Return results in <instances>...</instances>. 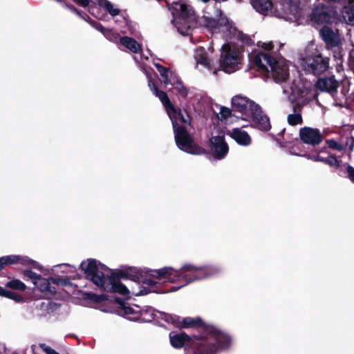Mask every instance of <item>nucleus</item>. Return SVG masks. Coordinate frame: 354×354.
Returning <instances> with one entry per match:
<instances>
[{
	"mask_svg": "<svg viewBox=\"0 0 354 354\" xmlns=\"http://www.w3.org/2000/svg\"><path fill=\"white\" fill-rule=\"evenodd\" d=\"M220 270V268L216 266H198L191 263L185 264L178 270L166 266L160 269L147 270L146 273L151 279H145L143 283L149 286H153L164 285L166 283L183 282L180 286H174L167 291L173 292L195 281L214 276Z\"/></svg>",
	"mask_w": 354,
	"mask_h": 354,
	"instance_id": "1",
	"label": "nucleus"
},
{
	"mask_svg": "<svg viewBox=\"0 0 354 354\" xmlns=\"http://www.w3.org/2000/svg\"><path fill=\"white\" fill-rule=\"evenodd\" d=\"M171 345L175 348L185 346L191 348L194 354H215L230 348L232 337L214 326H207L203 334L189 337L184 333L169 334Z\"/></svg>",
	"mask_w": 354,
	"mask_h": 354,
	"instance_id": "2",
	"label": "nucleus"
},
{
	"mask_svg": "<svg viewBox=\"0 0 354 354\" xmlns=\"http://www.w3.org/2000/svg\"><path fill=\"white\" fill-rule=\"evenodd\" d=\"M141 68L147 77L148 86L150 90L160 99L166 109L167 115L172 123L174 138L178 147L180 150L193 155L203 153V149L194 142L186 129V127L190 125L189 120L184 116L181 111L175 109L167 93L159 91L156 86L151 77V68L146 66L145 64H141Z\"/></svg>",
	"mask_w": 354,
	"mask_h": 354,
	"instance_id": "3",
	"label": "nucleus"
},
{
	"mask_svg": "<svg viewBox=\"0 0 354 354\" xmlns=\"http://www.w3.org/2000/svg\"><path fill=\"white\" fill-rule=\"evenodd\" d=\"M80 267L86 277L104 290L117 292L124 296L131 293L128 288L120 282L115 274L111 273L107 267L95 259H87L82 262Z\"/></svg>",
	"mask_w": 354,
	"mask_h": 354,
	"instance_id": "4",
	"label": "nucleus"
},
{
	"mask_svg": "<svg viewBox=\"0 0 354 354\" xmlns=\"http://www.w3.org/2000/svg\"><path fill=\"white\" fill-rule=\"evenodd\" d=\"M232 105L234 111L241 113L242 120L250 122L252 127L263 131L270 130L269 118L254 101L243 95H236L232 99Z\"/></svg>",
	"mask_w": 354,
	"mask_h": 354,
	"instance_id": "5",
	"label": "nucleus"
},
{
	"mask_svg": "<svg viewBox=\"0 0 354 354\" xmlns=\"http://www.w3.org/2000/svg\"><path fill=\"white\" fill-rule=\"evenodd\" d=\"M198 24L212 35H221L223 39L227 40L234 38L247 44L250 41L247 36L239 31L220 10H216L215 17L203 16L198 18Z\"/></svg>",
	"mask_w": 354,
	"mask_h": 354,
	"instance_id": "6",
	"label": "nucleus"
},
{
	"mask_svg": "<svg viewBox=\"0 0 354 354\" xmlns=\"http://www.w3.org/2000/svg\"><path fill=\"white\" fill-rule=\"evenodd\" d=\"M169 9L174 17L171 22L178 31L183 35H189L195 23L192 8L183 1H178L173 3Z\"/></svg>",
	"mask_w": 354,
	"mask_h": 354,
	"instance_id": "7",
	"label": "nucleus"
},
{
	"mask_svg": "<svg viewBox=\"0 0 354 354\" xmlns=\"http://www.w3.org/2000/svg\"><path fill=\"white\" fill-rule=\"evenodd\" d=\"M242 52L239 48L230 44L222 46L220 57V68L226 73H232L241 68Z\"/></svg>",
	"mask_w": 354,
	"mask_h": 354,
	"instance_id": "8",
	"label": "nucleus"
},
{
	"mask_svg": "<svg viewBox=\"0 0 354 354\" xmlns=\"http://www.w3.org/2000/svg\"><path fill=\"white\" fill-rule=\"evenodd\" d=\"M252 8L263 16L276 17L281 19H292L296 12L294 6H288L289 11L280 10L282 4L273 3L271 0H251Z\"/></svg>",
	"mask_w": 354,
	"mask_h": 354,
	"instance_id": "9",
	"label": "nucleus"
},
{
	"mask_svg": "<svg viewBox=\"0 0 354 354\" xmlns=\"http://www.w3.org/2000/svg\"><path fill=\"white\" fill-rule=\"evenodd\" d=\"M299 66L306 73L319 75L328 68V59L324 57L318 52L312 53L300 59Z\"/></svg>",
	"mask_w": 354,
	"mask_h": 354,
	"instance_id": "10",
	"label": "nucleus"
},
{
	"mask_svg": "<svg viewBox=\"0 0 354 354\" xmlns=\"http://www.w3.org/2000/svg\"><path fill=\"white\" fill-rule=\"evenodd\" d=\"M115 300L120 304L118 310V314L131 321H146L147 318L145 317L147 315H149L151 318L158 317V314L162 315V313L156 312L153 309L140 310L138 306L131 307L120 303L119 299Z\"/></svg>",
	"mask_w": 354,
	"mask_h": 354,
	"instance_id": "11",
	"label": "nucleus"
},
{
	"mask_svg": "<svg viewBox=\"0 0 354 354\" xmlns=\"http://www.w3.org/2000/svg\"><path fill=\"white\" fill-rule=\"evenodd\" d=\"M249 59L250 63L263 73H269L272 63L276 60L269 53L258 51L256 49L252 50L249 54Z\"/></svg>",
	"mask_w": 354,
	"mask_h": 354,
	"instance_id": "12",
	"label": "nucleus"
},
{
	"mask_svg": "<svg viewBox=\"0 0 354 354\" xmlns=\"http://www.w3.org/2000/svg\"><path fill=\"white\" fill-rule=\"evenodd\" d=\"M162 319L167 323L171 324L178 328H195L203 325L202 319L198 317H181L176 315L162 313Z\"/></svg>",
	"mask_w": 354,
	"mask_h": 354,
	"instance_id": "13",
	"label": "nucleus"
},
{
	"mask_svg": "<svg viewBox=\"0 0 354 354\" xmlns=\"http://www.w3.org/2000/svg\"><path fill=\"white\" fill-rule=\"evenodd\" d=\"M269 71L277 83L285 82L289 77L288 64L284 59L275 60Z\"/></svg>",
	"mask_w": 354,
	"mask_h": 354,
	"instance_id": "14",
	"label": "nucleus"
},
{
	"mask_svg": "<svg viewBox=\"0 0 354 354\" xmlns=\"http://www.w3.org/2000/svg\"><path fill=\"white\" fill-rule=\"evenodd\" d=\"M210 149L216 160L223 159L229 151V147L223 136H213L210 139Z\"/></svg>",
	"mask_w": 354,
	"mask_h": 354,
	"instance_id": "15",
	"label": "nucleus"
},
{
	"mask_svg": "<svg viewBox=\"0 0 354 354\" xmlns=\"http://www.w3.org/2000/svg\"><path fill=\"white\" fill-rule=\"evenodd\" d=\"M194 59L196 64L201 65L205 68L213 71L214 75L217 73L216 68V60L203 47H197L194 52Z\"/></svg>",
	"mask_w": 354,
	"mask_h": 354,
	"instance_id": "16",
	"label": "nucleus"
},
{
	"mask_svg": "<svg viewBox=\"0 0 354 354\" xmlns=\"http://www.w3.org/2000/svg\"><path fill=\"white\" fill-rule=\"evenodd\" d=\"M4 267L6 266H10L13 264H21L23 266H30L33 268L40 270L41 266L36 261L30 259L26 256L20 255H8L2 257Z\"/></svg>",
	"mask_w": 354,
	"mask_h": 354,
	"instance_id": "17",
	"label": "nucleus"
},
{
	"mask_svg": "<svg viewBox=\"0 0 354 354\" xmlns=\"http://www.w3.org/2000/svg\"><path fill=\"white\" fill-rule=\"evenodd\" d=\"M299 137L304 143L312 145H319L322 140L319 130L311 127L301 128L299 131Z\"/></svg>",
	"mask_w": 354,
	"mask_h": 354,
	"instance_id": "18",
	"label": "nucleus"
},
{
	"mask_svg": "<svg viewBox=\"0 0 354 354\" xmlns=\"http://www.w3.org/2000/svg\"><path fill=\"white\" fill-rule=\"evenodd\" d=\"M334 13L324 6H317L312 12V21L317 24H328L332 21Z\"/></svg>",
	"mask_w": 354,
	"mask_h": 354,
	"instance_id": "19",
	"label": "nucleus"
},
{
	"mask_svg": "<svg viewBox=\"0 0 354 354\" xmlns=\"http://www.w3.org/2000/svg\"><path fill=\"white\" fill-rule=\"evenodd\" d=\"M322 39L329 47L337 46L340 43V37L337 32L328 26H324L319 31Z\"/></svg>",
	"mask_w": 354,
	"mask_h": 354,
	"instance_id": "20",
	"label": "nucleus"
},
{
	"mask_svg": "<svg viewBox=\"0 0 354 354\" xmlns=\"http://www.w3.org/2000/svg\"><path fill=\"white\" fill-rule=\"evenodd\" d=\"M154 66L158 69L165 84L174 86L180 80L178 75L174 72L163 67L159 63L154 64Z\"/></svg>",
	"mask_w": 354,
	"mask_h": 354,
	"instance_id": "21",
	"label": "nucleus"
},
{
	"mask_svg": "<svg viewBox=\"0 0 354 354\" xmlns=\"http://www.w3.org/2000/svg\"><path fill=\"white\" fill-rule=\"evenodd\" d=\"M228 134L239 145L248 146L251 144V138L249 134L239 128H234Z\"/></svg>",
	"mask_w": 354,
	"mask_h": 354,
	"instance_id": "22",
	"label": "nucleus"
},
{
	"mask_svg": "<svg viewBox=\"0 0 354 354\" xmlns=\"http://www.w3.org/2000/svg\"><path fill=\"white\" fill-rule=\"evenodd\" d=\"M50 282L53 283H59L62 280L59 279L50 278L48 279L41 277L38 281L35 282V287L43 292L53 294L55 292V288L50 286Z\"/></svg>",
	"mask_w": 354,
	"mask_h": 354,
	"instance_id": "23",
	"label": "nucleus"
},
{
	"mask_svg": "<svg viewBox=\"0 0 354 354\" xmlns=\"http://www.w3.org/2000/svg\"><path fill=\"white\" fill-rule=\"evenodd\" d=\"M338 84V82L333 77H326L319 79L316 83V87L322 91L333 93L337 90Z\"/></svg>",
	"mask_w": 354,
	"mask_h": 354,
	"instance_id": "24",
	"label": "nucleus"
},
{
	"mask_svg": "<svg viewBox=\"0 0 354 354\" xmlns=\"http://www.w3.org/2000/svg\"><path fill=\"white\" fill-rule=\"evenodd\" d=\"M283 93L286 95H288V97L290 102L295 106H301L305 103L306 100L304 99L303 96V93L300 91V90L290 87V93L289 95V91L285 88H283Z\"/></svg>",
	"mask_w": 354,
	"mask_h": 354,
	"instance_id": "25",
	"label": "nucleus"
},
{
	"mask_svg": "<svg viewBox=\"0 0 354 354\" xmlns=\"http://www.w3.org/2000/svg\"><path fill=\"white\" fill-rule=\"evenodd\" d=\"M120 43L133 53H138L141 50V45L134 39L129 37H121Z\"/></svg>",
	"mask_w": 354,
	"mask_h": 354,
	"instance_id": "26",
	"label": "nucleus"
},
{
	"mask_svg": "<svg viewBox=\"0 0 354 354\" xmlns=\"http://www.w3.org/2000/svg\"><path fill=\"white\" fill-rule=\"evenodd\" d=\"M97 4L112 17L117 16L120 14V9L118 6L108 0H95Z\"/></svg>",
	"mask_w": 354,
	"mask_h": 354,
	"instance_id": "27",
	"label": "nucleus"
},
{
	"mask_svg": "<svg viewBox=\"0 0 354 354\" xmlns=\"http://www.w3.org/2000/svg\"><path fill=\"white\" fill-rule=\"evenodd\" d=\"M74 2L82 7H88L89 12L91 15H94L97 19H103V15L98 12H95L94 5L97 3L95 0H74Z\"/></svg>",
	"mask_w": 354,
	"mask_h": 354,
	"instance_id": "28",
	"label": "nucleus"
},
{
	"mask_svg": "<svg viewBox=\"0 0 354 354\" xmlns=\"http://www.w3.org/2000/svg\"><path fill=\"white\" fill-rule=\"evenodd\" d=\"M275 3H280V4H282V8L281 9L280 7H279V10H284L285 12L286 11H289V9L288 8L287 6H294L296 8V12L294 15V17L292 19H284L286 21H295L297 19V18L299 17V7L297 4V3L292 1V0H279V1H277L275 2Z\"/></svg>",
	"mask_w": 354,
	"mask_h": 354,
	"instance_id": "29",
	"label": "nucleus"
},
{
	"mask_svg": "<svg viewBox=\"0 0 354 354\" xmlns=\"http://www.w3.org/2000/svg\"><path fill=\"white\" fill-rule=\"evenodd\" d=\"M342 17L348 24L354 26V5L344 6Z\"/></svg>",
	"mask_w": 354,
	"mask_h": 354,
	"instance_id": "30",
	"label": "nucleus"
},
{
	"mask_svg": "<svg viewBox=\"0 0 354 354\" xmlns=\"http://www.w3.org/2000/svg\"><path fill=\"white\" fill-rule=\"evenodd\" d=\"M218 118L226 123L234 122V116L232 114L231 109L225 106L220 108L219 113H218Z\"/></svg>",
	"mask_w": 354,
	"mask_h": 354,
	"instance_id": "31",
	"label": "nucleus"
},
{
	"mask_svg": "<svg viewBox=\"0 0 354 354\" xmlns=\"http://www.w3.org/2000/svg\"><path fill=\"white\" fill-rule=\"evenodd\" d=\"M0 295L3 296L5 297L13 299L17 302H21L23 301V298L19 295H17V293L12 292L10 290H8L4 288H2L0 286Z\"/></svg>",
	"mask_w": 354,
	"mask_h": 354,
	"instance_id": "32",
	"label": "nucleus"
},
{
	"mask_svg": "<svg viewBox=\"0 0 354 354\" xmlns=\"http://www.w3.org/2000/svg\"><path fill=\"white\" fill-rule=\"evenodd\" d=\"M6 286L8 288H12V289L21 290V291L24 290L26 288V286L25 285V283H24L22 281H21L19 279H13V280L8 281L6 283Z\"/></svg>",
	"mask_w": 354,
	"mask_h": 354,
	"instance_id": "33",
	"label": "nucleus"
},
{
	"mask_svg": "<svg viewBox=\"0 0 354 354\" xmlns=\"http://www.w3.org/2000/svg\"><path fill=\"white\" fill-rule=\"evenodd\" d=\"M288 122L290 125L294 126L300 124L302 122V117L299 113L289 114L287 117Z\"/></svg>",
	"mask_w": 354,
	"mask_h": 354,
	"instance_id": "34",
	"label": "nucleus"
},
{
	"mask_svg": "<svg viewBox=\"0 0 354 354\" xmlns=\"http://www.w3.org/2000/svg\"><path fill=\"white\" fill-rule=\"evenodd\" d=\"M104 36L112 42H120V37L117 32H113L112 30L106 29V30L104 33Z\"/></svg>",
	"mask_w": 354,
	"mask_h": 354,
	"instance_id": "35",
	"label": "nucleus"
},
{
	"mask_svg": "<svg viewBox=\"0 0 354 354\" xmlns=\"http://www.w3.org/2000/svg\"><path fill=\"white\" fill-rule=\"evenodd\" d=\"M326 143L328 146L333 149H335L339 151L344 149V145L341 143L336 142L335 140H327Z\"/></svg>",
	"mask_w": 354,
	"mask_h": 354,
	"instance_id": "36",
	"label": "nucleus"
},
{
	"mask_svg": "<svg viewBox=\"0 0 354 354\" xmlns=\"http://www.w3.org/2000/svg\"><path fill=\"white\" fill-rule=\"evenodd\" d=\"M173 86L183 97H185L187 95V89L183 86L180 80H179Z\"/></svg>",
	"mask_w": 354,
	"mask_h": 354,
	"instance_id": "37",
	"label": "nucleus"
},
{
	"mask_svg": "<svg viewBox=\"0 0 354 354\" xmlns=\"http://www.w3.org/2000/svg\"><path fill=\"white\" fill-rule=\"evenodd\" d=\"M24 275L32 279L34 285L35 284V282L38 281V280L41 277L39 274L29 270L24 271Z\"/></svg>",
	"mask_w": 354,
	"mask_h": 354,
	"instance_id": "38",
	"label": "nucleus"
},
{
	"mask_svg": "<svg viewBox=\"0 0 354 354\" xmlns=\"http://www.w3.org/2000/svg\"><path fill=\"white\" fill-rule=\"evenodd\" d=\"M325 163L335 167H338L339 166V161L336 157L330 154L327 155V158Z\"/></svg>",
	"mask_w": 354,
	"mask_h": 354,
	"instance_id": "39",
	"label": "nucleus"
},
{
	"mask_svg": "<svg viewBox=\"0 0 354 354\" xmlns=\"http://www.w3.org/2000/svg\"><path fill=\"white\" fill-rule=\"evenodd\" d=\"M39 347L46 354H59L55 350L45 344H39Z\"/></svg>",
	"mask_w": 354,
	"mask_h": 354,
	"instance_id": "40",
	"label": "nucleus"
},
{
	"mask_svg": "<svg viewBox=\"0 0 354 354\" xmlns=\"http://www.w3.org/2000/svg\"><path fill=\"white\" fill-rule=\"evenodd\" d=\"M257 46H258V47L262 48L264 50H270L273 48L272 41H268V42L259 41V42H258Z\"/></svg>",
	"mask_w": 354,
	"mask_h": 354,
	"instance_id": "41",
	"label": "nucleus"
},
{
	"mask_svg": "<svg viewBox=\"0 0 354 354\" xmlns=\"http://www.w3.org/2000/svg\"><path fill=\"white\" fill-rule=\"evenodd\" d=\"M88 23L97 30L102 32L103 35L106 30V28H104L102 24L94 21H89Z\"/></svg>",
	"mask_w": 354,
	"mask_h": 354,
	"instance_id": "42",
	"label": "nucleus"
},
{
	"mask_svg": "<svg viewBox=\"0 0 354 354\" xmlns=\"http://www.w3.org/2000/svg\"><path fill=\"white\" fill-rule=\"evenodd\" d=\"M349 66L351 68L354 72V47L350 51V57H349Z\"/></svg>",
	"mask_w": 354,
	"mask_h": 354,
	"instance_id": "43",
	"label": "nucleus"
},
{
	"mask_svg": "<svg viewBox=\"0 0 354 354\" xmlns=\"http://www.w3.org/2000/svg\"><path fill=\"white\" fill-rule=\"evenodd\" d=\"M310 158L315 161H320V162H326L327 156H324L323 155L319 153L316 156H311Z\"/></svg>",
	"mask_w": 354,
	"mask_h": 354,
	"instance_id": "44",
	"label": "nucleus"
},
{
	"mask_svg": "<svg viewBox=\"0 0 354 354\" xmlns=\"http://www.w3.org/2000/svg\"><path fill=\"white\" fill-rule=\"evenodd\" d=\"M348 178L354 183V168L350 165L347 167Z\"/></svg>",
	"mask_w": 354,
	"mask_h": 354,
	"instance_id": "45",
	"label": "nucleus"
},
{
	"mask_svg": "<svg viewBox=\"0 0 354 354\" xmlns=\"http://www.w3.org/2000/svg\"><path fill=\"white\" fill-rule=\"evenodd\" d=\"M68 267H69L68 264L64 263V264L57 265L54 268H66Z\"/></svg>",
	"mask_w": 354,
	"mask_h": 354,
	"instance_id": "46",
	"label": "nucleus"
},
{
	"mask_svg": "<svg viewBox=\"0 0 354 354\" xmlns=\"http://www.w3.org/2000/svg\"><path fill=\"white\" fill-rule=\"evenodd\" d=\"M4 268L3 261H2V258L0 257V270Z\"/></svg>",
	"mask_w": 354,
	"mask_h": 354,
	"instance_id": "47",
	"label": "nucleus"
},
{
	"mask_svg": "<svg viewBox=\"0 0 354 354\" xmlns=\"http://www.w3.org/2000/svg\"><path fill=\"white\" fill-rule=\"evenodd\" d=\"M351 98L353 101H354V88H353V90L352 91V93L351 94Z\"/></svg>",
	"mask_w": 354,
	"mask_h": 354,
	"instance_id": "48",
	"label": "nucleus"
},
{
	"mask_svg": "<svg viewBox=\"0 0 354 354\" xmlns=\"http://www.w3.org/2000/svg\"><path fill=\"white\" fill-rule=\"evenodd\" d=\"M105 299L106 297L104 295H101L100 296L99 300L102 301L104 300Z\"/></svg>",
	"mask_w": 354,
	"mask_h": 354,
	"instance_id": "49",
	"label": "nucleus"
},
{
	"mask_svg": "<svg viewBox=\"0 0 354 354\" xmlns=\"http://www.w3.org/2000/svg\"><path fill=\"white\" fill-rule=\"evenodd\" d=\"M295 155H297V156H305L306 155L305 154H299V153H294Z\"/></svg>",
	"mask_w": 354,
	"mask_h": 354,
	"instance_id": "50",
	"label": "nucleus"
},
{
	"mask_svg": "<svg viewBox=\"0 0 354 354\" xmlns=\"http://www.w3.org/2000/svg\"><path fill=\"white\" fill-rule=\"evenodd\" d=\"M88 19H85V17H83V19H85V20H86V21H87L88 22L89 21H91V20L90 19V18H89V17H88Z\"/></svg>",
	"mask_w": 354,
	"mask_h": 354,
	"instance_id": "51",
	"label": "nucleus"
},
{
	"mask_svg": "<svg viewBox=\"0 0 354 354\" xmlns=\"http://www.w3.org/2000/svg\"><path fill=\"white\" fill-rule=\"evenodd\" d=\"M74 10H75V12H77V15H80V12H77L75 9H74Z\"/></svg>",
	"mask_w": 354,
	"mask_h": 354,
	"instance_id": "52",
	"label": "nucleus"
}]
</instances>
